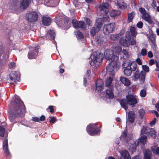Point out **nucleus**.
Returning a JSON list of instances; mask_svg holds the SVG:
<instances>
[{"mask_svg":"<svg viewBox=\"0 0 159 159\" xmlns=\"http://www.w3.org/2000/svg\"><path fill=\"white\" fill-rule=\"evenodd\" d=\"M15 98V106L11 111L9 116L10 121L14 123L16 122V118L24 117L25 113V107L23 102L19 98Z\"/></svg>","mask_w":159,"mask_h":159,"instance_id":"1","label":"nucleus"},{"mask_svg":"<svg viewBox=\"0 0 159 159\" xmlns=\"http://www.w3.org/2000/svg\"><path fill=\"white\" fill-rule=\"evenodd\" d=\"M126 100H121L120 103L121 106L125 110L128 109L127 105H131L132 107L137 103V101L135 97L133 95L129 94L126 97Z\"/></svg>","mask_w":159,"mask_h":159,"instance_id":"2","label":"nucleus"},{"mask_svg":"<svg viewBox=\"0 0 159 159\" xmlns=\"http://www.w3.org/2000/svg\"><path fill=\"white\" fill-rule=\"evenodd\" d=\"M91 60L90 62V65L96 66L100 65L103 58L102 54L101 53H93L91 57Z\"/></svg>","mask_w":159,"mask_h":159,"instance_id":"3","label":"nucleus"},{"mask_svg":"<svg viewBox=\"0 0 159 159\" xmlns=\"http://www.w3.org/2000/svg\"><path fill=\"white\" fill-rule=\"evenodd\" d=\"M104 57L109 62H112L115 61L117 66L119 65L118 57L114 55L113 52L111 50L109 49L106 50L104 52Z\"/></svg>","mask_w":159,"mask_h":159,"instance_id":"4","label":"nucleus"},{"mask_svg":"<svg viewBox=\"0 0 159 159\" xmlns=\"http://www.w3.org/2000/svg\"><path fill=\"white\" fill-rule=\"evenodd\" d=\"M112 80V78L110 77L107 79L106 81V86L108 88L106 89V93L109 98L110 99L113 98L114 96L113 92V87L111 85Z\"/></svg>","mask_w":159,"mask_h":159,"instance_id":"5","label":"nucleus"},{"mask_svg":"<svg viewBox=\"0 0 159 159\" xmlns=\"http://www.w3.org/2000/svg\"><path fill=\"white\" fill-rule=\"evenodd\" d=\"M102 24V19L99 18L97 20L94 26L90 30V34L93 37L96 33L100 30Z\"/></svg>","mask_w":159,"mask_h":159,"instance_id":"6","label":"nucleus"},{"mask_svg":"<svg viewBox=\"0 0 159 159\" xmlns=\"http://www.w3.org/2000/svg\"><path fill=\"white\" fill-rule=\"evenodd\" d=\"M146 74L144 71L142 70L140 73L139 70H137L134 73V78L136 80L139 79L140 83L143 84L145 81Z\"/></svg>","mask_w":159,"mask_h":159,"instance_id":"7","label":"nucleus"},{"mask_svg":"<svg viewBox=\"0 0 159 159\" xmlns=\"http://www.w3.org/2000/svg\"><path fill=\"white\" fill-rule=\"evenodd\" d=\"M109 5L108 3H103L99 7L98 14L101 16L107 15L109 11Z\"/></svg>","mask_w":159,"mask_h":159,"instance_id":"8","label":"nucleus"},{"mask_svg":"<svg viewBox=\"0 0 159 159\" xmlns=\"http://www.w3.org/2000/svg\"><path fill=\"white\" fill-rule=\"evenodd\" d=\"M96 124H93L88 125L87 127V131L89 134L93 135L98 134L99 133V130L96 127Z\"/></svg>","mask_w":159,"mask_h":159,"instance_id":"9","label":"nucleus"},{"mask_svg":"<svg viewBox=\"0 0 159 159\" xmlns=\"http://www.w3.org/2000/svg\"><path fill=\"white\" fill-rule=\"evenodd\" d=\"M115 28V24L114 23L105 25L103 28V32L105 34L108 35L112 33Z\"/></svg>","mask_w":159,"mask_h":159,"instance_id":"10","label":"nucleus"},{"mask_svg":"<svg viewBox=\"0 0 159 159\" xmlns=\"http://www.w3.org/2000/svg\"><path fill=\"white\" fill-rule=\"evenodd\" d=\"M73 27L75 29L81 28L85 29L86 25L84 21H78L77 20H73L72 21Z\"/></svg>","mask_w":159,"mask_h":159,"instance_id":"11","label":"nucleus"},{"mask_svg":"<svg viewBox=\"0 0 159 159\" xmlns=\"http://www.w3.org/2000/svg\"><path fill=\"white\" fill-rule=\"evenodd\" d=\"M38 13L33 11L28 13L27 15L28 20L30 22H34L37 21L38 19Z\"/></svg>","mask_w":159,"mask_h":159,"instance_id":"12","label":"nucleus"},{"mask_svg":"<svg viewBox=\"0 0 159 159\" xmlns=\"http://www.w3.org/2000/svg\"><path fill=\"white\" fill-rule=\"evenodd\" d=\"M120 138L127 143H128L132 138V136L129 134H127V131L125 130L122 133Z\"/></svg>","mask_w":159,"mask_h":159,"instance_id":"13","label":"nucleus"},{"mask_svg":"<svg viewBox=\"0 0 159 159\" xmlns=\"http://www.w3.org/2000/svg\"><path fill=\"white\" fill-rule=\"evenodd\" d=\"M109 62L110 63L106 67L107 70L109 72H112L113 71L115 68H118L120 65V63L119 62V65L118 66H117L116 63L115 62V61L112 62Z\"/></svg>","mask_w":159,"mask_h":159,"instance_id":"14","label":"nucleus"},{"mask_svg":"<svg viewBox=\"0 0 159 159\" xmlns=\"http://www.w3.org/2000/svg\"><path fill=\"white\" fill-rule=\"evenodd\" d=\"M39 47L37 46L35 47V49L34 51H31L28 53V57L29 59H32L35 58L37 56L38 51V49H39Z\"/></svg>","mask_w":159,"mask_h":159,"instance_id":"15","label":"nucleus"},{"mask_svg":"<svg viewBox=\"0 0 159 159\" xmlns=\"http://www.w3.org/2000/svg\"><path fill=\"white\" fill-rule=\"evenodd\" d=\"M103 82L102 80H98L96 83V90L99 92H101L103 86Z\"/></svg>","mask_w":159,"mask_h":159,"instance_id":"16","label":"nucleus"},{"mask_svg":"<svg viewBox=\"0 0 159 159\" xmlns=\"http://www.w3.org/2000/svg\"><path fill=\"white\" fill-rule=\"evenodd\" d=\"M139 144V141H133L129 145V149L132 153L135 152L136 147Z\"/></svg>","mask_w":159,"mask_h":159,"instance_id":"17","label":"nucleus"},{"mask_svg":"<svg viewBox=\"0 0 159 159\" xmlns=\"http://www.w3.org/2000/svg\"><path fill=\"white\" fill-rule=\"evenodd\" d=\"M156 35L154 34L150 35L148 37V39L151 41L152 43V48L154 49H156L157 47V45L156 42Z\"/></svg>","mask_w":159,"mask_h":159,"instance_id":"18","label":"nucleus"},{"mask_svg":"<svg viewBox=\"0 0 159 159\" xmlns=\"http://www.w3.org/2000/svg\"><path fill=\"white\" fill-rule=\"evenodd\" d=\"M51 22V19L48 16H43L42 17V23L45 26L49 25Z\"/></svg>","mask_w":159,"mask_h":159,"instance_id":"19","label":"nucleus"},{"mask_svg":"<svg viewBox=\"0 0 159 159\" xmlns=\"http://www.w3.org/2000/svg\"><path fill=\"white\" fill-rule=\"evenodd\" d=\"M142 18L149 24H152L153 22L150 16L147 12L142 15Z\"/></svg>","mask_w":159,"mask_h":159,"instance_id":"20","label":"nucleus"},{"mask_svg":"<svg viewBox=\"0 0 159 159\" xmlns=\"http://www.w3.org/2000/svg\"><path fill=\"white\" fill-rule=\"evenodd\" d=\"M31 0H21L20 7L23 9H25L29 6Z\"/></svg>","mask_w":159,"mask_h":159,"instance_id":"21","label":"nucleus"},{"mask_svg":"<svg viewBox=\"0 0 159 159\" xmlns=\"http://www.w3.org/2000/svg\"><path fill=\"white\" fill-rule=\"evenodd\" d=\"M117 4L119 8L121 9H124L127 6L126 4L124 2L123 0H117Z\"/></svg>","mask_w":159,"mask_h":159,"instance_id":"22","label":"nucleus"},{"mask_svg":"<svg viewBox=\"0 0 159 159\" xmlns=\"http://www.w3.org/2000/svg\"><path fill=\"white\" fill-rule=\"evenodd\" d=\"M152 153L149 150H146L144 151V159H152Z\"/></svg>","mask_w":159,"mask_h":159,"instance_id":"23","label":"nucleus"},{"mask_svg":"<svg viewBox=\"0 0 159 159\" xmlns=\"http://www.w3.org/2000/svg\"><path fill=\"white\" fill-rule=\"evenodd\" d=\"M128 120L131 123H133L135 117V114L132 111H129L128 115Z\"/></svg>","mask_w":159,"mask_h":159,"instance_id":"24","label":"nucleus"},{"mask_svg":"<svg viewBox=\"0 0 159 159\" xmlns=\"http://www.w3.org/2000/svg\"><path fill=\"white\" fill-rule=\"evenodd\" d=\"M120 80L125 85L129 86L130 84V83L128 78L123 77H121Z\"/></svg>","mask_w":159,"mask_h":159,"instance_id":"25","label":"nucleus"},{"mask_svg":"<svg viewBox=\"0 0 159 159\" xmlns=\"http://www.w3.org/2000/svg\"><path fill=\"white\" fill-rule=\"evenodd\" d=\"M3 150L4 152L8 155L9 154V152L8 148V143H7V139H6L4 140L3 142Z\"/></svg>","mask_w":159,"mask_h":159,"instance_id":"26","label":"nucleus"},{"mask_svg":"<svg viewBox=\"0 0 159 159\" xmlns=\"http://www.w3.org/2000/svg\"><path fill=\"white\" fill-rule=\"evenodd\" d=\"M152 129V128L147 126H143L141 130V134H146L148 135L150 130Z\"/></svg>","mask_w":159,"mask_h":159,"instance_id":"27","label":"nucleus"},{"mask_svg":"<svg viewBox=\"0 0 159 159\" xmlns=\"http://www.w3.org/2000/svg\"><path fill=\"white\" fill-rule=\"evenodd\" d=\"M119 42L120 44L123 46L128 47L129 45L128 41L125 39L121 38L120 39Z\"/></svg>","mask_w":159,"mask_h":159,"instance_id":"28","label":"nucleus"},{"mask_svg":"<svg viewBox=\"0 0 159 159\" xmlns=\"http://www.w3.org/2000/svg\"><path fill=\"white\" fill-rule=\"evenodd\" d=\"M121 154L124 159H131L130 157L128 152L126 150H124L121 152Z\"/></svg>","mask_w":159,"mask_h":159,"instance_id":"29","label":"nucleus"},{"mask_svg":"<svg viewBox=\"0 0 159 159\" xmlns=\"http://www.w3.org/2000/svg\"><path fill=\"white\" fill-rule=\"evenodd\" d=\"M94 39L97 44H101L103 41V38L101 36H96Z\"/></svg>","mask_w":159,"mask_h":159,"instance_id":"30","label":"nucleus"},{"mask_svg":"<svg viewBox=\"0 0 159 159\" xmlns=\"http://www.w3.org/2000/svg\"><path fill=\"white\" fill-rule=\"evenodd\" d=\"M45 117L44 116H41L40 118L37 117H33L32 118V120L35 122H40V121H42L45 120Z\"/></svg>","mask_w":159,"mask_h":159,"instance_id":"31","label":"nucleus"},{"mask_svg":"<svg viewBox=\"0 0 159 159\" xmlns=\"http://www.w3.org/2000/svg\"><path fill=\"white\" fill-rule=\"evenodd\" d=\"M130 31L133 37H136L137 34L136 28L134 27H130Z\"/></svg>","mask_w":159,"mask_h":159,"instance_id":"32","label":"nucleus"},{"mask_svg":"<svg viewBox=\"0 0 159 159\" xmlns=\"http://www.w3.org/2000/svg\"><path fill=\"white\" fill-rule=\"evenodd\" d=\"M137 67V65L135 62H131L130 65L129 69L132 71L136 70Z\"/></svg>","mask_w":159,"mask_h":159,"instance_id":"33","label":"nucleus"},{"mask_svg":"<svg viewBox=\"0 0 159 159\" xmlns=\"http://www.w3.org/2000/svg\"><path fill=\"white\" fill-rule=\"evenodd\" d=\"M135 15L134 12L132 11L128 14V21L129 23L132 22Z\"/></svg>","mask_w":159,"mask_h":159,"instance_id":"34","label":"nucleus"},{"mask_svg":"<svg viewBox=\"0 0 159 159\" xmlns=\"http://www.w3.org/2000/svg\"><path fill=\"white\" fill-rule=\"evenodd\" d=\"M147 139V137L146 135L142 136L140 138L139 141V144L140 143H142L143 144H145L146 143V141Z\"/></svg>","mask_w":159,"mask_h":159,"instance_id":"35","label":"nucleus"},{"mask_svg":"<svg viewBox=\"0 0 159 159\" xmlns=\"http://www.w3.org/2000/svg\"><path fill=\"white\" fill-rule=\"evenodd\" d=\"M120 14V12L119 11L116 10H113L110 13V16L111 17H114L118 16Z\"/></svg>","mask_w":159,"mask_h":159,"instance_id":"36","label":"nucleus"},{"mask_svg":"<svg viewBox=\"0 0 159 159\" xmlns=\"http://www.w3.org/2000/svg\"><path fill=\"white\" fill-rule=\"evenodd\" d=\"M131 62L129 60H126L123 61L122 66L125 69L129 68Z\"/></svg>","mask_w":159,"mask_h":159,"instance_id":"37","label":"nucleus"},{"mask_svg":"<svg viewBox=\"0 0 159 159\" xmlns=\"http://www.w3.org/2000/svg\"><path fill=\"white\" fill-rule=\"evenodd\" d=\"M47 34L50 36V39H54L55 36V32L53 30H49L47 32Z\"/></svg>","mask_w":159,"mask_h":159,"instance_id":"38","label":"nucleus"},{"mask_svg":"<svg viewBox=\"0 0 159 159\" xmlns=\"http://www.w3.org/2000/svg\"><path fill=\"white\" fill-rule=\"evenodd\" d=\"M124 72L125 75L129 76L131 75L132 71L129 68H126L124 69Z\"/></svg>","mask_w":159,"mask_h":159,"instance_id":"39","label":"nucleus"},{"mask_svg":"<svg viewBox=\"0 0 159 159\" xmlns=\"http://www.w3.org/2000/svg\"><path fill=\"white\" fill-rule=\"evenodd\" d=\"M150 132H149V133L148 135V136H152L154 138L156 137V133L155 131L152 128V129H150Z\"/></svg>","mask_w":159,"mask_h":159,"instance_id":"40","label":"nucleus"},{"mask_svg":"<svg viewBox=\"0 0 159 159\" xmlns=\"http://www.w3.org/2000/svg\"><path fill=\"white\" fill-rule=\"evenodd\" d=\"M16 72L14 73V74L11 75L10 76V79L12 81H14V82H16V80H17L19 77L18 76H16V75L15 74H16Z\"/></svg>","mask_w":159,"mask_h":159,"instance_id":"41","label":"nucleus"},{"mask_svg":"<svg viewBox=\"0 0 159 159\" xmlns=\"http://www.w3.org/2000/svg\"><path fill=\"white\" fill-rule=\"evenodd\" d=\"M76 37L77 38L79 39H82L84 38V36L83 34L79 31H78L77 32V34H76Z\"/></svg>","mask_w":159,"mask_h":159,"instance_id":"42","label":"nucleus"},{"mask_svg":"<svg viewBox=\"0 0 159 159\" xmlns=\"http://www.w3.org/2000/svg\"><path fill=\"white\" fill-rule=\"evenodd\" d=\"M69 22V20L67 18H62L61 20V22H59V24H61V25H64V24H67Z\"/></svg>","mask_w":159,"mask_h":159,"instance_id":"43","label":"nucleus"},{"mask_svg":"<svg viewBox=\"0 0 159 159\" xmlns=\"http://www.w3.org/2000/svg\"><path fill=\"white\" fill-rule=\"evenodd\" d=\"M5 132V129L2 126H0V136L3 137L4 136Z\"/></svg>","mask_w":159,"mask_h":159,"instance_id":"44","label":"nucleus"},{"mask_svg":"<svg viewBox=\"0 0 159 159\" xmlns=\"http://www.w3.org/2000/svg\"><path fill=\"white\" fill-rule=\"evenodd\" d=\"M152 150L153 152L155 154H157L159 155V147H158L157 148L156 147H152Z\"/></svg>","mask_w":159,"mask_h":159,"instance_id":"45","label":"nucleus"},{"mask_svg":"<svg viewBox=\"0 0 159 159\" xmlns=\"http://www.w3.org/2000/svg\"><path fill=\"white\" fill-rule=\"evenodd\" d=\"M140 95L142 97H144L146 95V91L144 89H142L140 91Z\"/></svg>","mask_w":159,"mask_h":159,"instance_id":"46","label":"nucleus"},{"mask_svg":"<svg viewBox=\"0 0 159 159\" xmlns=\"http://www.w3.org/2000/svg\"><path fill=\"white\" fill-rule=\"evenodd\" d=\"M119 34H113L111 35V38L113 40H115L118 39Z\"/></svg>","mask_w":159,"mask_h":159,"instance_id":"47","label":"nucleus"},{"mask_svg":"<svg viewBox=\"0 0 159 159\" xmlns=\"http://www.w3.org/2000/svg\"><path fill=\"white\" fill-rule=\"evenodd\" d=\"M130 44L132 45H134L136 44V41L133 38L130 39V40H128Z\"/></svg>","mask_w":159,"mask_h":159,"instance_id":"48","label":"nucleus"},{"mask_svg":"<svg viewBox=\"0 0 159 159\" xmlns=\"http://www.w3.org/2000/svg\"><path fill=\"white\" fill-rule=\"evenodd\" d=\"M122 52L127 58H129V55L128 53L127 50L124 49L122 51Z\"/></svg>","mask_w":159,"mask_h":159,"instance_id":"49","label":"nucleus"},{"mask_svg":"<svg viewBox=\"0 0 159 159\" xmlns=\"http://www.w3.org/2000/svg\"><path fill=\"white\" fill-rule=\"evenodd\" d=\"M131 35L129 31H127L125 35L126 38L128 40H130L131 38Z\"/></svg>","mask_w":159,"mask_h":159,"instance_id":"50","label":"nucleus"},{"mask_svg":"<svg viewBox=\"0 0 159 159\" xmlns=\"http://www.w3.org/2000/svg\"><path fill=\"white\" fill-rule=\"evenodd\" d=\"M142 67L143 70V71H145V72H148L149 71V68L147 65H142Z\"/></svg>","mask_w":159,"mask_h":159,"instance_id":"51","label":"nucleus"},{"mask_svg":"<svg viewBox=\"0 0 159 159\" xmlns=\"http://www.w3.org/2000/svg\"><path fill=\"white\" fill-rule=\"evenodd\" d=\"M141 53L142 56H145L147 54V50L145 48H143L142 49Z\"/></svg>","mask_w":159,"mask_h":159,"instance_id":"52","label":"nucleus"},{"mask_svg":"<svg viewBox=\"0 0 159 159\" xmlns=\"http://www.w3.org/2000/svg\"><path fill=\"white\" fill-rule=\"evenodd\" d=\"M139 113L142 118L145 114V111L143 109H140L139 110Z\"/></svg>","mask_w":159,"mask_h":159,"instance_id":"53","label":"nucleus"},{"mask_svg":"<svg viewBox=\"0 0 159 159\" xmlns=\"http://www.w3.org/2000/svg\"><path fill=\"white\" fill-rule=\"evenodd\" d=\"M139 11L140 13L142 14V15H143L145 13H147L145 9L143 7H140L139 8Z\"/></svg>","mask_w":159,"mask_h":159,"instance_id":"54","label":"nucleus"},{"mask_svg":"<svg viewBox=\"0 0 159 159\" xmlns=\"http://www.w3.org/2000/svg\"><path fill=\"white\" fill-rule=\"evenodd\" d=\"M104 20L107 21L108 22L109 21L110 19L109 16H106V15H104V16H102Z\"/></svg>","mask_w":159,"mask_h":159,"instance_id":"55","label":"nucleus"},{"mask_svg":"<svg viewBox=\"0 0 159 159\" xmlns=\"http://www.w3.org/2000/svg\"><path fill=\"white\" fill-rule=\"evenodd\" d=\"M143 25V24L141 21L139 22L136 25L139 28H142Z\"/></svg>","mask_w":159,"mask_h":159,"instance_id":"56","label":"nucleus"},{"mask_svg":"<svg viewBox=\"0 0 159 159\" xmlns=\"http://www.w3.org/2000/svg\"><path fill=\"white\" fill-rule=\"evenodd\" d=\"M15 63L13 62H11L9 64V67L10 69H13L15 67Z\"/></svg>","mask_w":159,"mask_h":159,"instance_id":"57","label":"nucleus"},{"mask_svg":"<svg viewBox=\"0 0 159 159\" xmlns=\"http://www.w3.org/2000/svg\"><path fill=\"white\" fill-rule=\"evenodd\" d=\"M86 21L87 24L89 26H92V21L90 20L88 18H86Z\"/></svg>","mask_w":159,"mask_h":159,"instance_id":"58","label":"nucleus"},{"mask_svg":"<svg viewBox=\"0 0 159 159\" xmlns=\"http://www.w3.org/2000/svg\"><path fill=\"white\" fill-rule=\"evenodd\" d=\"M54 106H49L48 107V109L50 110V111L51 113H53L54 112Z\"/></svg>","mask_w":159,"mask_h":159,"instance_id":"59","label":"nucleus"},{"mask_svg":"<svg viewBox=\"0 0 159 159\" xmlns=\"http://www.w3.org/2000/svg\"><path fill=\"white\" fill-rule=\"evenodd\" d=\"M157 119L155 118L153 120H152L150 123H149V124L151 125V126L152 125H154L155 124L156 122Z\"/></svg>","mask_w":159,"mask_h":159,"instance_id":"60","label":"nucleus"},{"mask_svg":"<svg viewBox=\"0 0 159 159\" xmlns=\"http://www.w3.org/2000/svg\"><path fill=\"white\" fill-rule=\"evenodd\" d=\"M136 62L139 65H142V62L139 58H137L136 60Z\"/></svg>","mask_w":159,"mask_h":159,"instance_id":"61","label":"nucleus"},{"mask_svg":"<svg viewBox=\"0 0 159 159\" xmlns=\"http://www.w3.org/2000/svg\"><path fill=\"white\" fill-rule=\"evenodd\" d=\"M51 120H50V122L52 123H54L56 120V119L55 117L51 116L50 117Z\"/></svg>","mask_w":159,"mask_h":159,"instance_id":"62","label":"nucleus"},{"mask_svg":"<svg viewBox=\"0 0 159 159\" xmlns=\"http://www.w3.org/2000/svg\"><path fill=\"white\" fill-rule=\"evenodd\" d=\"M153 56V55L151 51H149L148 53V57L150 58H151Z\"/></svg>","mask_w":159,"mask_h":159,"instance_id":"63","label":"nucleus"},{"mask_svg":"<svg viewBox=\"0 0 159 159\" xmlns=\"http://www.w3.org/2000/svg\"><path fill=\"white\" fill-rule=\"evenodd\" d=\"M155 63L154 60L153 59H151L150 60L149 62V64L150 65H152L154 64Z\"/></svg>","mask_w":159,"mask_h":159,"instance_id":"64","label":"nucleus"}]
</instances>
